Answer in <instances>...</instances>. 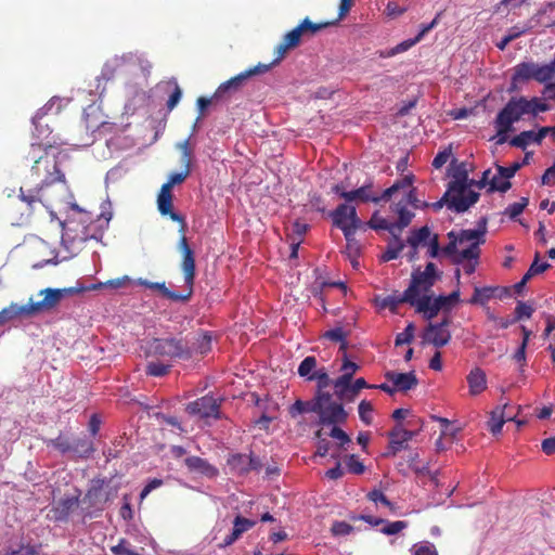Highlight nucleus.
<instances>
[{"label": "nucleus", "mask_w": 555, "mask_h": 555, "mask_svg": "<svg viewBox=\"0 0 555 555\" xmlns=\"http://www.w3.org/2000/svg\"><path fill=\"white\" fill-rule=\"evenodd\" d=\"M57 141L54 138L31 143L25 156L33 162L30 175L25 178L20 188V198L26 204L29 216L38 204L50 207L54 197L50 189L57 182H65V176L61 172L56 156L53 153Z\"/></svg>", "instance_id": "1"}, {"label": "nucleus", "mask_w": 555, "mask_h": 555, "mask_svg": "<svg viewBox=\"0 0 555 555\" xmlns=\"http://www.w3.org/2000/svg\"><path fill=\"white\" fill-rule=\"evenodd\" d=\"M178 249L182 255L180 269L183 274L184 285L183 292L170 291L165 282H150L145 279H139L138 284L149 289L158 291L163 297L171 301L188 302L194 293V283L196 276V264L195 255L191 246L189 245L185 235H182L178 242Z\"/></svg>", "instance_id": "2"}, {"label": "nucleus", "mask_w": 555, "mask_h": 555, "mask_svg": "<svg viewBox=\"0 0 555 555\" xmlns=\"http://www.w3.org/2000/svg\"><path fill=\"white\" fill-rule=\"evenodd\" d=\"M466 190L467 172L459 171L454 175V179L449 182L448 190L443 196L439 201L429 204V206H431L434 210H440L446 205L448 209L457 214L465 212L475 205L480 197V194L475 191H468L466 194Z\"/></svg>", "instance_id": "3"}, {"label": "nucleus", "mask_w": 555, "mask_h": 555, "mask_svg": "<svg viewBox=\"0 0 555 555\" xmlns=\"http://www.w3.org/2000/svg\"><path fill=\"white\" fill-rule=\"evenodd\" d=\"M528 99L525 96H513L506 105L498 113L494 120V128L499 137L498 144L506 142V134L513 130V124L528 114Z\"/></svg>", "instance_id": "4"}, {"label": "nucleus", "mask_w": 555, "mask_h": 555, "mask_svg": "<svg viewBox=\"0 0 555 555\" xmlns=\"http://www.w3.org/2000/svg\"><path fill=\"white\" fill-rule=\"evenodd\" d=\"M101 285L102 284H91L89 286H83L78 282L74 287L46 288L40 292V295H43V298L38 301H33L30 299L28 302V309L33 315L50 311L54 309L65 296L80 294L86 291H95L99 289Z\"/></svg>", "instance_id": "5"}, {"label": "nucleus", "mask_w": 555, "mask_h": 555, "mask_svg": "<svg viewBox=\"0 0 555 555\" xmlns=\"http://www.w3.org/2000/svg\"><path fill=\"white\" fill-rule=\"evenodd\" d=\"M149 354L166 359H189L191 349L183 339L154 338L149 345Z\"/></svg>", "instance_id": "6"}, {"label": "nucleus", "mask_w": 555, "mask_h": 555, "mask_svg": "<svg viewBox=\"0 0 555 555\" xmlns=\"http://www.w3.org/2000/svg\"><path fill=\"white\" fill-rule=\"evenodd\" d=\"M442 273L437 270L434 262H428L425 270L415 269L411 274V282L406 288L408 293L415 298L429 294L435 283L441 279Z\"/></svg>", "instance_id": "7"}, {"label": "nucleus", "mask_w": 555, "mask_h": 555, "mask_svg": "<svg viewBox=\"0 0 555 555\" xmlns=\"http://www.w3.org/2000/svg\"><path fill=\"white\" fill-rule=\"evenodd\" d=\"M320 409L318 410L319 423L322 425H340L345 424L348 413L340 402L334 401L332 393L328 391L319 392Z\"/></svg>", "instance_id": "8"}, {"label": "nucleus", "mask_w": 555, "mask_h": 555, "mask_svg": "<svg viewBox=\"0 0 555 555\" xmlns=\"http://www.w3.org/2000/svg\"><path fill=\"white\" fill-rule=\"evenodd\" d=\"M117 495V489L111 486V481L105 478H94L87 490L83 502L88 507L103 511L107 502Z\"/></svg>", "instance_id": "9"}, {"label": "nucleus", "mask_w": 555, "mask_h": 555, "mask_svg": "<svg viewBox=\"0 0 555 555\" xmlns=\"http://www.w3.org/2000/svg\"><path fill=\"white\" fill-rule=\"evenodd\" d=\"M270 70V65L258 64L222 82L214 92V99L229 100L233 93L242 89L248 78Z\"/></svg>", "instance_id": "10"}, {"label": "nucleus", "mask_w": 555, "mask_h": 555, "mask_svg": "<svg viewBox=\"0 0 555 555\" xmlns=\"http://www.w3.org/2000/svg\"><path fill=\"white\" fill-rule=\"evenodd\" d=\"M331 217L334 225L343 231L346 241H350V237L361 227V220L357 215L356 207L348 205L347 202L338 205L331 212Z\"/></svg>", "instance_id": "11"}, {"label": "nucleus", "mask_w": 555, "mask_h": 555, "mask_svg": "<svg viewBox=\"0 0 555 555\" xmlns=\"http://www.w3.org/2000/svg\"><path fill=\"white\" fill-rule=\"evenodd\" d=\"M221 400L216 399L212 396L206 395L203 396L186 405V412L190 415L198 416L199 418H221Z\"/></svg>", "instance_id": "12"}, {"label": "nucleus", "mask_w": 555, "mask_h": 555, "mask_svg": "<svg viewBox=\"0 0 555 555\" xmlns=\"http://www.w3.org/2000/svg\"><path fill=\"white\" fill-rule=\"evenodd\" d=\"M450 324V317H444L439 323H429L423 333V341L436 348L448 345L452 338L451 332L449 331Z\"/></svg>", "instance_id": "13"}, {"label": "nucleus", "mask_w": 555, "mask_h": 555, "mask_svg": "<svg viewBox=\"0 0 555 555\" xmlns=\"http://www.w3.org/2000/svg\"><path fill=\"white\" fill-rule=\"evenodd\" d=\"M332 22H324V23H313L309 20V17H306L302 20V22L293 28L291 31L285 34L283 37V40L292 48H296L299 46L301 38L305 36L311 37L314 36L318 31L333 25Z\"/></svg>", "instance_id": "14"}, {"label": "nucleus", "mask_w": 555, "mask_h": 555, "mask_svg": "<svg viewBox=\"0 0 555 555\" xmlns=\"http://www.w3.org/2000/svg\"><path fill=\"white\" fill-rule=\"evenodd\" d=\"M450 242L442 248V253L451 257L454 264H461L464 260L478 259L480 256V248L476 244H470L468 247L457 250L459 240L454 232L448 234Z\"/></svg>", "instance_id": "15"}, {"label": "nucleus", "mask_w": 555, "mask_h": 555, "mask_svg": "<svg viewBox=\"0 0 555 555\" xmlns=\"http://www.w3.org/2000/svg\"><path fill=\"white\" fill-rule=\"evenodd\" d=\"M173 195L172 190H169L168 186L160 188L157 195V208L162 216H168L172 221L178 222L180 224V233L181 236L185 235L186 222L182 215L173 211Z\"/></svg>", "instance_id": "16"}, {"label": "nucleus", "mask_w": 555, "mask_h": 555, "mask_svg": "<svg viewBox=\"0 0 555 555\" xmlns=\"http://www.w3.org/2000/svg\"><path fill=\"white\" fill-rule=\"evenodd\" d=\"M416 435L413 430H408L401 425H396L389 433V446L387 456L396 455L398 452L406 448L408 441L412 440Z\"/></svg>", "instance_id": "17"}, {"label": "nucleus", "mask_w": 555, "mask_h": 555, "mask_svg": "<svg viewBox=\"0 0 555 555\" xmlns=\"http://www.w3.org/2000/svg\"><path fill=\"white\" fill-rule=\"evenodd\" d=\"M343 198L347 203H375L377 199V192L374 191L373 180L367 179L362 186L343 194Z\"/></svg>", "instance_id": "18"}, {"label": "nucleus", "mask_w": 555, "mask_h": 555, "mask_svg": "<svg viewBox=\"0 0 555 555\" xmlns=\"http://www.w3.org/2000/svg\"><path fill=\"white\" fill-rule=\"evenodd\" d=\"M388 382L395 385L397 391H408L415 388L418 384L417 377L414 371L408 373H398L395 371H388L385 374Z\"/></svg>", "instance_id": "19"}, {"label": "nucleus", "mask_w": 555, "mask_h": 555, "mask_svg": "<svg viewBox=\"0 0 555 555\" xmlns=\"http://www.w3.org/2000/svg\"><path fill=\"white\" fill-rule=\"evenodd\" d=\"M412 307H415L416 311L423 313L427 320L434 319L443 309L431 294H425L420 298L413 299Z\"/></svg>", "instance_id": "20"}, {"label": "nucleus", "mask_w": 555, "mask_h": 555, "mask_svg": "<svg viewBox=\"0 0 555 555\" xmlns=\"http://www.w3.org/2000/svg\"><path fill=\"white\" fill-rule=\"evenodd\" d=\"M184 464L190 472L203 475L207 478H215L219 474L217 467L199 456H189L184 460Z\"/></svg>", "instance_id": "21"}, {"label": "nucleus", "mask_w": 555, "mask_h": 555, "mask_svg": "<svg viewBox=\"0 0 555 555\" xmlns=\"http://www.w3.org/2000/svg\"><path fill=\"white\" fill-rule=\"evenodd\" d=\"M256 525V521L247 519L242 516H236L233 521V529L231 534H229L223 543L221 544L222 547L229 546L232 543H234L244 532L248 531Z\"/></svg>", "instance_id": "22"}, {"label": "nucleus", "mask_w": 555, "mask_h": 555, "mask_svg": "<svg viewBox=\"0 0 555 555\" xmlns=\"http://www.w3.org/2000/svg\"><path fill=\"white\" fill-rule=\"evenodd\" d=\"M487 232L486 229V220L482 221V224L479 225L478 229L474 230H462L459 235H456L459 240V245L470 242V244H476L477 247L485 243V234Z\"/></svg>", "instance_id": "23"}, {"label": "nucleus", "mask_w": 555, "mask_h": 555, "mask_svg": "<svg viewBox=\"0 0 555 555\" xmlns=\"http://www.w3.org/2000/svg\"><path fill=\"white\" fill-rule=\"evenodd\" d=\"M469 393L477 396L487 388L486 373L480 367L473 369L467 375Z\"/></svg>", "instance_id": "24"}, {"label": "nucleus", "mask_w": 555, "mask_h": 555, "mask_svg": "<svg viewBox=\"0 0 555 555\" xmlns=\"http://www.w3.org/2000/svg\"><path fill=\"white\" fill-rule=\"evenodd\" d=\"M70 447H72L70 453H73L76 457H80V459H88L95 451L92 440H90L86 437H83V438L77 437V438L73 439Z\"/></svg>", "instance_id": "25"}, {"label": "nucleus", "mask_w": 555, "mask_h": 555, "mask_svg": "<svg viewBox=\"0 0 555 555\" xmlns=\"http://www.w3.org/2000/svg\"><path fill=\"white\" fill-rule=\"evenodd\" d=\"M83 120L86 130L91 132H94L106 124L100 109L94 106H89L85 111Z\"/></svg>", "instance_id": "26"}, {"label": "nucleus", "mask_w": 555, "mask_h": 555, "mask_svg": "<svg viewBox=\"0 0 555 555\" xmlns=\"http://www.w3.org/2000/svg\"><path fill=\"white\" fill-rule=\"evenodd\" d=\"M537 64L533 62H522L515 66L513 81L535 80Z\"/></svg>", "instance_id": "27"}, {"label": "nucleus", "mask_w": 555, "mask_h": 555, "mask_svg": "<svg viewBox=\"0 0 555 555\" xmlns=\"http://www.w3.org/2000/svg\"><path fill=\"white\" fill-rule=\"evenodd\" d=\"M227 464L232 474L245 476L248 474L247 454L234 453L228 457Z\"/></svg>", "instance_id": "28"}, {"label": "nucleus", "mask_w": 555, "mask_h": 555, "mask_svg": "<svg viewBox=\"0 0 555 555\" xmlns=\"http://www.w3.org/2000/svg\"><path fill=\"white\" fill-rule=\"evenodd\" d=\"M320 409L319 392L315 393L314 398L310 401L296 400L295 403L289 408V414L295 417L297 414L313 412L318 414Z\"/></svg>", "instance_id": "29"}, {"label": "nucleus", "mask_w": 555, "mask_h": 555, "mask_svg": "<svg viewBox=\"0 0 555 555\" xmlns=\"http://www.w3.org/2000/svg\"><path fill=\"white\" fill-rule=\"evenodd\" d=\"M351 380L349 374H341L335 380H333V386L335 389V395L339 400L349 401L351 396Z\"/></svg>", "instance_id": "30"}, {"label": "nucleus", "mask_w": 555, "mask_h": 555, "mask_svg": "<svg viewBox=\"0 0 555 555\" xmlns=\"http://www.w3.org/2000/svg\"><path fill=\"white\" fill-rule=\"evenodd\" d=\"M20 315H33L28 309V304L23 306L12 304L8 308L2 309L0 311V325Z\"/></svg>", "instance_id": "31"}, {"label": "nucleus", "mask_w": 555, "mask_h": 555, "mask_svg": "<svg viewBox=\"0 0 555 555\" xmlns=\"http://www.w3.org/2000/svg\"><path fill=\"white\" fill-rule=\"evenodd\" d=\"M430 238V230L428 227H422L418 230L412 231L408 237V244L413 248L410 260L416 255V248L421 244H425Z\"/></svg>", "instance_id": "32"}, {"label": "nucleus", "mask_w": 555, "mask_h": 555, "mask_svg": "<svg viewBox=\"0 0 555 555\" xmlns=\"http://www.w3.org/2000/svg\"><path fill=\"white\" fill-rule=\"evenodd\" d=\"M498 287L485 286L475 287L472 298L468 300L472 305H485L488 300L496 296Z\"/></svg>", "instance_id": "33"}, {"label": "nucleus", "mask_w": 555, "mask_h": 555, "mask_svg": "<svg viewBox=\"0 0 555 555\" xmlns=\"http://www.w3.org/2000/svg\"><path fill=\"white\" fill-rule=\"evenodd\" d=\"M413 305V297L405 289L402 294H392L383 299L382 306L395 311L400 305Z\"/></svg>", "instance_id": "34"}, {"label": "nucleus", "mask_w": 555, "mask_h": 555, "mask_svg": "<svg viewBox=\"0 0 555 555\" xmlns=\"http://www.w3.org/2000/svg\"><path fill=\"white\" fill-rule=\"evenodd\" d=\"M404 248V243L400 238V235L396 234V236H392V240L389 242L386 250L383 253L380 259L382 261H390L393 259H397Z\"/></svg>", "instance_id": "35"}, {"label": "nucleus", "mask_w": 555, "mask_h": 555, "mask_svg": "<svg viewBox=\"0 0 555 555\" xmlns=\"http://www.w3.org/2000/svg\"><path fill=\"white\" fill-rule=\"evenodd\" d=\"M397 211L398 222H392V229L396 234L400 235L401 231L411 223L414 214L404 206H400Z\"/></svg>", "instance_id": "36"}, {"label": "nucleus", "mask_w": 555, "mask_h": 555, "mask_svg": "<svg viewBox=\"0 0 555 555\" xmlns=\"http://www.w3.org/2000/svg\"><path fill=\"white\" fill-rule=\"evenodd\" d=\"M504 424H505L504 409H501L500 406H498L491 412V417L488 423L489 430L491 431L492 435H498L501 433Z\"/></svg>", "instance_id": "37"}, {"label": "nucleus", "mask_w": 555, "mask_h": 555, "mask_svg": "<svg viewBox=\"0 0 555 555\" xmlns=\"http://www.w3.org/2000/svg\"><path fill=\"white\" fill-rule=\"evenodd\" d=\"M553 60L547 64H537L535 81L546 85L555 76Z\"/></svg>", "instance_id": "38"}, {"label": "nucleus", "mask_w": 555, "mask_h": 555, "mask_svg": "<svg viewBox=\"0 0 555 555\" xmlns=\"http://www.w3.org/2000/svg\"><path fill=\"white\" fill-rule=\"evenodd\" d=\"M308 380H315L318 385L317 392L324 391L326 387L333 384L331 380L325 367L319 369L312 373V375L308 376Z\"/></svg>", "instance_id": "39"}, {"label": "nucleus", "mask_w": 555, "mask_h": 555, "mask_svg": "<svg viewBox=\"0 0 555 555\" xmlns=\"http://www.w3.org/2000/svg\"><path fill=\"white\" fill-rule=\"evenodd\" d=\"M535 132L526 130L512 138L509 144L515 147L526 149L528 144L534 143Z\"/></svg>", "instance_id": "40"}, {"label": "nucleus", "mask_w": 555, "mask_h": 555, "mask_svg": "<svg viewBox=\"0 0 555 555\" xmlns=\"http://www.w3.org/2000/svg\"><path fill=\"white\" fill-rule=\"evenodd\" d=\"M369 227L374 230H387L392 236L396 233L392 229V222H388L384 217H380L377 212H374L369 221Z\"/></svg>", "instance_id": "41"}, {"label": "nucleus", "mask_w": 555, "mask_h": 555, "mask_svg": "<svg viewBox=\"0 0 555 555\" xmlns=\"http://www.w3.org/2000/svg\"><path fill=\"white\" fill-rule=\"evenodd\" d=\"M317 369V359L313 356L306 357L298 366V374L301 377H306L308 379V376L312 375V373Z\"/></svg>", "instance_id": "42"}, {"label": "nucleus", "mask_w": 555, "mask_h": 555, "mask_svg": "<svg viewBox=\"0 0 555 555\" xmlns=\"http://www.w3.org/2000/svg\"><path fill=\"white\" fill-rule=\"evenodd\" d=\"M512 188V183L508 180L502 178L499 173L496 176L491 177L488 192H501L505 193Z\"/></svg>", "instance_id": "43"}, {"label": "nucleus", "mask_w": 555, "mask_h": 555, "mask_svg": "<svg viewBox=\"0 0 555 555\" xmlns=\"http://www.w3.org/2000/svg\"><path fill=\"white\" fill-rule=\"evenodd\" d=\"M46 443L48 446L54 447L62 454L69 453L70 449H72V447H70L72 446V441L67 437L63 436L62 434H60L54 439L46 440Z\"/></svg>", "instance_id": "44"}, {"label": "nucleus", "mask_w": 555, "mask_h": 555, "mask_svg": "<svg viewBox=\"0 0 555 555\" xmlns=\"http://www.w3.org/2000/svg\"><path fill=\"white\" fill-rule=\"evenodd\" d=\"M122 65V61L118 57H114L109 61H107L103 68H102V77L105 79V80H109L112 78H114L116 72L121 67Z\"/></svg>", "instance_id": "45"}, {"label": "nucleus", "mask_w": 555, "mask_h": 555, "mask_svg": "<svg viewBox=\"0 0 555 555\" xmlns=\"http://www.w3.org/2000/svg\"><path fill=\"white\" fill-rule=\"evenodd\" d=\"M528 203V197H521L519 202L508 205L505 208L504 214L507 215L511 219H515L524 211Z\"/></svg>", "instance_id": "46"}, {"label": "nucleus", "mask_w": 555, "mask_h": 555, "mask_svg": "<svg viewBox=\"0 0 555 555\" xmlns=\"http://www.w3.org/2000/svg\"><path fill=\"white\" fill-rule=\"evenodd\" d=\"M170 365L160 362H150L146 365V374L150 376L162 377L169 373Z\"/></svg>", "instance_id": "47"}, {"label": "nucleus", "mask_w": 555, "mask_h": 555, "mask_svg": "<svg viewBox=\"0 0 555 555\" xmlns=\"http://www.w3.org/2000/svg\"><path fill=\"white\" fill-rule=\"evenodd\" d=\"M359 246L354 241L353 236L350 237V241H347V246L345 254L347 258L350 260L353 268L359 266L358 256H359Z\"/></svg>", "instance_id": "48"}, {"label": "nucleus", "mask_w": 555, "mask_h": 555, "mask_svg": "<svg viewBox=\"0 0 555 555\" xmlns=\"http://www.w3.org/2000/svg\"><path fill=\"white\" fill-rule=\"evenodd\" d=\"M411 551L412 555H438L436 546L427 541L414 544Z\"/></svg>", "instance_id": "49"}, {"label": "nucleus", "mask_w": 555, "mask_h": 555, "mask_svg": "<svg viewBox=\"0 0 555 555\" xmlns=\"http://www.w3.org/2000/svg\"><path fill=\"white\" fill-rule=\"evenodd\" d=\"M358 411H359L360 420L364 424L370 425L372 423V421H373V417H372L373 405H372V403L370 401L362 400L359 403Z\"/></svg>", "instance_id": "50"}, {"label": "nucleus", "mask_w": 555, "mask_h": 555, "mask_svg": "<svg viewBox=\"0 0 555 555\" xmlns=\"http://www.w3.org/2000/svg\"><path fill=\"white\" fill-rule=\"evenodd\" d=\"M190 173L191 169H183L180 172H173L169 176L168 181L165 182L163 186H168L169 190H172L175 185L183 183Z\"/></svg>", "instance_id": "51"}, {"label": "nucleus", "mask_w": 555, "mask_h": 555, "mask_svg": "<svg viewBox=\"0 0 555 555\" xmlns=\"http://www.w3.org/2000/svg\"><path fill=\"white\" fill-rule=\"evenodd\" d=\"M385 526L380 529V532L386 535H393L402 531L408 527V522L403 520H397L392 522H384Z\"/></svg>", "instance_id": "52"}, {"label": "nucleus", "mask_w": 555, "mask_h": 555, "mask_svg": "<svg viewBox=\"0 0 555 555\" xmlns=\"http://www.w3.org/2000/svg\"><path fill=\"white\" fill-rule=\"evenodd\" d=\"M414 331H415V327H414L413 323L408 324V326L404 328V331L399 333L396 336V340H395L396 346L410 344L414 338Z\"/></svg>", "instance_id": "53"}, {"label": "nucleus", "mask_w": 555, "mask_h": 555, "mask_svg": "<svg viewBox=\"0 0 555 555\" xmlns=\"http://www.w3.org/2000/svg\"><path fill=\"white\" fill-rule=\"evenodd\" d=\"M534 312V309L522 301H518L516 308H515V322L520 321L522 319H529L531 318L532 313Z\"/></svg>", "instance_id": "54"}, {"label": "nucleus", "mask_w": 555, "mask_h": 555, "mask_svg": "<svg viewBox=\"0 0 555 555\" xmlns=\"http://www.w3.org/2000/svg\"><path fill=\"white\" fill-rule=\"evenodd\" d=\"M353 527L346 521H334L331 527V532L336 537L348 535L353 531Z\"/></svg>", "instance_id": "55"}, {"label": "nucleus", "mask_w": 555, "mask_h": 555, "mask_svg": "<svg viewBox=\"0 0 555 555\" xmlns=\"http://www.w3.org/2000/svg\"><path fill=\"white\" fill-rule=\"evenodd\" d=\"M521 167L522 164L516 162L508 167L496 165V170L502 178L509 181V179L513 178Z\"/></svg>", "instance_id": "56"}, {"label": "nucleus", "mask_w": 555, "mask_h": 555, "mask_svg": "<svg viewBox=\"0 0 555 555\" xmlns=\"http://www.w3.org/2000/svg\"><path fill=\"white\" fill-rule=\"evenodd\" d=\"M528 114L533 116H537L540 112H547L550 109L548 104L542 102L539 98H532L531 100H528Z\"/></svg>", "instance_id": "57"}, {"label": "nucleus", "mask_w": 555, "mask_h": 555, "mask_svg": "<svg viewBox=\"0 0 555 555\" xmlns=\"http://www.w3.org/2000/svg\"><path fill=\"white\" fill-rule=\"evenodd\" d=\"M417 42H420V41L416 40L415 37L412 39L404 40V41L398 43L396 47H393L387 53V56H393L396 54L403 53V52L408 51L409 49H411L413 46H415Z\"/></svg>", "instance_id": "58"}, {"label": "nucleus", "mask_w": 555, "mask_h": 555, "mask_svg": "<svg viewBox=\"0 0 555 555\" xmlns=\"http://www.w3.org/2000/svg\"><path fill=\"white\" fill-rule=\"evenodd\" d=\"M348 470L352 474L360 475L364 472V465L360 462L354 454L348 456L346 461Z\"/></svg>", "instance_id": "59"}, {"label": "nucleus", "mask_w": 555, "mask_h": 555, "mask_svg": "<svg viewBox=\"0 0 555 555\" xmlns=\"http://www.w3.org/2000/svg\"><path fill=\"white\" fill-rule=\"evenodd\" d=\"M291 49L292 48L282 39V41L274 49L275 59L271 64H269L270 68L273 65L279 64L285 57L287 51Z\"/></svg>", "instance_id": "60"}, {"label": "nucleus", "mask_w": 555, "mask_h": 555, "mask_svg": "<svg viewBox=\"0 0 555 555\" xmlns=\"http://www.w3.org/2000/svg\"><path fill=\"white\" fill-rule=\"evenodd\" d=\"M369 499L375 503H380L390 509H393V504L380 490H373L369 493Z\"/></svg>", "instance_id": "61"}, {"label": "nucleus", "mask_w": 555, "mask_h": 555, "mask_svg": "<svg viewBox=\"0 0 555 555\" xmlns=\"http://www.w3.org/2000/svg\"><path fill=\"white\" fill-rule=\"evenodd\" d=\"M460 298V291H454L448 296L440 295L438 297H435V299L441 305L442 308L450 307L454 302H456Z\"/></svg>", "instance_id": "62"}, {"label": "nucleus", "mask_w": 555, "mask_h": 555, "mask_svg": "<svg viewBox=\"0 0 555 555\" xmlns=\"http://www.w3.org/2000/svg\"><path fill=\"white\" fill-rule=\"evenodd\" d=\"M324 337L332 341L340 343L341 340H345L347 334L343 327H335L330 331H326L324 333Z\"/></svg>", "instance_id": "63"}, {"label": "nucleus", "mask_w": 555, "mask_h": 555, "mask_svg": "<svg viewBox=\"0 0 555 555\" xmlns=\"http://www.w3.org/2000/svg\"><path fill=\"white\" fill-rule=\"evenodd\" d=\"M330 436L332 438L338 440L339 444L341 447L351 441L350 437L337 425L333 426V428L331 429Z\"/></svg>", "instance_id": "64"}]
</instances>
